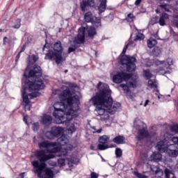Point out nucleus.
Masks as SVG:
<instances>
[{
    "label": "nucleus",
    "instance_id": "obj_1",
    "mask_svg": "<svg viewBox=\"0 0 178 178\" xmlns=\"http://www.w3.org/2000/svg\"><path fill=\"white\" fill-rule=\"evenodd\" d=\"M58 97L61 102L54 104L53 115L57 124H63L79 116L77 112L80 111V99L79 95H74L70 89L63 90Z\"/></svg>",
    "mask_w": 178,
    "mask_h": 178
},
{
    "label": "nucleus",
    "instance_id": "obj_2",
    "mask_svg": "<svg viewBox=\"0 0 178 178\" xmlns=\"http://www.w3.org/2000/svg\"><path fill=\"white\" fill-rule=\"evenodd\" d=\"M25 79L22 80V98L24 104H26L25 108L30 111V99L40 97V90H44L45 85L42 80L39 79V77L42 76L41 67L38 65H34L33 70H31L29 73V77L26 73L24 74Z\"/></svg>",
    "mask_w": 178,
    "mask_h": 178
},
{
    "label": "nucleus",
    "instance_id": "obj_3",
    "mask_svg": "<svg viewBox=\"0 0 178 178\" xmlns=\"http://www.w3.org/2000/svg\"><path fill=\"white\" fill-rule=\"evenodd\" d=\"M99 92L92 98V102L95 106L97 115L100 116V120L108 122L109 120V110L106 111L104 108H111L113 105V99L111 97V90L109 86L102 82L97 84Z\"/></svg>",
    "mask_w": 178,
    "mask_h": 178
},
{
    "label": "nucleus",
    "instance_id": "obj_4",
    "mask_svg": "<svg viewBox=\"0 0 178 178\" xmlns=\"http://www.w3.org/2000/svg\"><path fill=\"white\" fill-rule=\"evenodd\" d=\"M69 143V139L65 136H62L57 140V143H49V142H42L39 143L40 148H46L44 149L37 150L35 152V156L40 163L47 162L49 159L55 158L54 154H56V156H66L67 155V149L57 147L58 145L63 146L66 145Z\"/></svg>",
    "mask_w": 178,
    "mask_h": 178
},
{
    "label": "nucleus",
    "instance_id": "obj_5",
    "mask_svg": "<svg viewBox=\"0 0 178 178\" xmlns=\"http://www.w3.org/2000/svg\"><path fill=\"white\" fill-rule=\"evenodd\" d=\"M164 139L157 143L156 146V149L159 152H166L169 156L172 158H176L178 155V147H176L178 145V137H172L168 134H164Z\"/></svg>",
    "mask_w": 178,
    "mask_h": 178
},
{
    "label": "nucleus",
    "instance_id": "obj_6",
    "mask_svg": "<svg viewBox=\"0 0 178 178\" xmlns=\"http://www.w3.org/2000/svg\"><path fill=\"white\" fill-rule=\"evenodd\" d=\"M53 50H49L46 54L44 59H49V60H55L57 65L62 63L63 57L62 56V52L63 51V47H62V42L57 41L53 45Z\"/></svg>",
    "mask_w": 178,
    "mask_h": 178
},
{
    "label": "nucleus",
    "instance_id": "obj_7",
    "mask_svg": "<svg viewBox=\"0 0 178 178\" xmlns=\"http://www.w3.org/2000/svg\"><path fill=\"white\" fill-rule=\"evenodd\" d=\"M134 127L138 130V136H136L137 141H141L144 138H150V140H155L156 138V133L152 131L148 133V131H146V125L143 122V121L138 120H135Z\"/></svg>",
    "mask_w": 178,
    "mask_h": 178
},
{
    "label": "nucleus",
    "instance_id": "obj_8",
    "mask_svg": "<svg viewBox=\"0 0 178 178\" xmlns=\"http://www.w3.org/2000/svg\"><path fill=\"white\" fill-rule=\"evenodd\" d=\"M34 168V173L38 174L40 178H54V171L50 168H46L45 163H40L38 161H32Z\"/></svg>",
    "mask_w": 178,
    "mask_h": 178
},
{
    "label": "nucleus",
    "instance_id": "obj_9",
    "mask_svg": "<svg viewBox=\"0 0 178 178\" xmlns=\"http://www.w3.org/2000/svg\"><path fill=\"white\" fill-rule=\"evenodd\" d=\"M129 47H130V42L124 47L121 54L122 56L120 60V63L121 65H126L127 72H134V70H136V62L137 60L135 57L124 55Z\"/></svg>",
    "mask_w": 178,
    "mask_h": 178
},
{
    "label": "nucleus",
    "instance_id": "obj_10",
    "mask_svg": "<svg viewBox=\"0 0 178 178\" xmlns=\"http://www.w3.org/2000/svg\"><path fill=\"white\" fill-rule=\"evenodd\" d=\"M84 40H86V28L81 27L79 29L77 36L75 37L74 40L71 43V47L68 48V54L74 52L80 44L84 43Z\"/></svg>",
    "mask_w": 178,
    "mask_h": 178
},
{
    "label": "nucleus",
    "instance_id": "obj_11",
    "mask_svg": "<svg viewBox=\"0 0 178 178\" xmlns=\"http://www.w3.org/2000/svg\"><path fill=\"white\" fill-rule=\"evenodd\" d=\"M155 65L156 66H160L158 72L161 74H166V72H168V69H170V66L173 65V59L168 58L166 60H156L155 61Z\"/></svg>",
    "mask_w": 178,
    "mask_h": 178
},
{
    "label": "nucleus",
    "instance_id": "obj_12",
    "mask_svg": "<svg viewBox=\"0 0 178 178\" xmlns=\"http://www.w3.org/2000/svg\"><path fill=\"white\" fill-rule=\"evenodd\" d=\"M138 79V76H131L128 81H126L127 85L122 83L120 85V87L124 90L125 94H127L130 92V88H137Z\"/></svg>",
    "mask_w": 178,
    "mask_h": 178
},
{
    "label": "nucleus",
    "instance_id": "obj_13",
    "mask_svg": "<svg viewBox=\"0 0 178 178\" xmlns=\"http://www.w3.org/2000/svg\"><path fill=\"white\" fill-rule=\"evenodd\" d=\"M131 77H133V76L129 73L124 72L123 71L118 72H117V74H115L113 76V83L119 84L122 83V81H129Z\"/></svg>",
    "mask_w": 178,
    "mask_h": 178
},
{
    "label": "nucleus",
    "instance_id": "obj_14",
    "mask_svg": "<svg viewBox=\"0 0 178 178\" xmlns=\"http://www.w3.org/2000/svg\"><path fill=\"white\" fill-rule=\"evenodd\" d=\"M61 134H63V128L52 127L51 130L46 132L45 136L49 140H52L54 137H60Z\"/></svg>",
    "mask_w": 178,
    "mask_h": 178
},
{
    "label": "nucleus",
    "instance_id": "obj_15",
    "mask_svg": "<svg viewBox=\"0 0 178 178\" xmlns=\"http://www.w3.org/2000/svg\"><path fill=\"white\" fill-rule=\"evenodd\" d=\"M109 140V136L104 135L100 136L99 138V145H98V149L99 151H105V149H108L109 146L108 145V140Z\"/></svg>",
    "mask_w": 178,
    "mask_h": 178
},
{
    "label": "nucleus",
    "instance_id": "obj_16",
    "mask_svg": "<svg viewBox=\"0 0 178 178\" xmlns=\"http://www.w3.org/2000/svg\"><path fill=\"white\" fill-rule=\"evenodd\" d=\"M120 108V103L114 102L113 106L111 104L110 107L107 108V109L108 110L109 113H111V115H114L115 112H116V111H118V109H119Z\"/></svg>",
    "mask_w": 178,
    "mask_h": 178
},
{
    "label": "nucleus",
    "instance_id": "obj_17",
    "mask_svg": "<svg viewBox=\"0 0 178 178\" xmlns=\"http://www.w3.org/2000/svg\"><path fill=\"white\" fill-rule=\"evenodd\" d=\"M168 19L169 15H168L166 13H161L160 19L159 20V24H160V26H165L166 20H168Z\"/></svg>",
    "mask_w": 178,
    "mask_h": 178
},
{
    "label": "nucleus",
    "instance_id": "obj_18",
    "mask_svg": "<svg viewBox=\"0 0 178 178\" xmlns=\"http://www.w3.org/2000/svg\"><path fill=\"white\" fill-rule=\"evenodd\" d=\"M151 170L154 175H156L157 177H162L163 176V171L158 166L152 165Z\"/></svg>",
    "mask_w": 178,
    "mask_h": 178
},
{
    "label": "nucleus",
    "instance_id": "obj_19",
    "mask_svg": "<svg viewBox=\"0 0 178 178\" xmlns=\"http://www.w3.org/2000/svg\"><path fill=\"white\" fill-rule=\"evenodd\" d=\"M41 122L43 123V124L48 126L52 123V116L49 115H44L41 119Z\"/></svg>",
    "mask_w": 178,
    "mask_h": 178
},
{
    "label": "nucleus",
    "instance_id": "obj_20",
    "mask_svg": "<svg viewBox=\"0 0 178 178\" xmlns=\"http://www.w3.org/2000/svg\"><path fill=\"white\" fill-rule=\"evenodd\" d=\"M126 140V138L123 136L118 135V136H115L113 141L115 143V144L120 145V144H124Z\"/></svg>",
    "mask_w": 178,
    "mask_h": 178
},
{
    "label": "nucleus",
    "instance_id": "obj_21",
    "mask_svg": "<svg viewBox=\"0 0 178 178\" xmlns=\"http://www.w3.org/2000/svg\"><path fill=\"white\" fill-rule=\"evenodd\" d=\"M100 4L98 7V10L99 12V15H101V13L105 12V10H106V0H100L99 1Z\"/></svg>",
    "mask_w": 178,
    "mask_h": 178
},
{
    "label": "nucleus",
    "instance_id": "obj_22",
    "mask_svg": "<svg viewBox=\"0 0 178 178\" xmlns=\"http://www.w3.org/2000/svg\"><path fill=\"white\" fill-rule=\"evenodd\" d=\"M150 159L154 161V162H159V161L162 159V154L159 152H154L152 155H151Z\"/></svg>",
    "mask_w": 178,
    "mask_h": 178
},
{
    "label": "nucleus",
    "instance_id": "obj_23",
    "mask_svg": "<svg viewBox=\"0 0 178 178\" xmlns=\"http://www.w3.org/2000/svg\"><path fill=\"white\" fill-rule=\"evenodd\" d=\"M84 19L87 23H91L94 22V18H92V13L91 12H88L84 15Z\"/></svg>",
    "mask_w": 178,
    "mask_h": 178
},
{
    "label": "nucleus",
    "instance_id": "obj_24",
    "mask_svg": "<svg viewBox=\"0 0 178 178\" xmlns=\"http://www.w3.org/2000/svg\"><path fill=\"white\" fill-rule=\"evenodd\" d=\"M156 44H158V42L156 41V40H155L152 38H150L147 40V47H148V48H154V47L156 46Z\"/></svg>",
    "mask_w": 178,
    "mask_h": 178
},
{
    "label": "nucleus",
    "instance_id": "obj_25",
    "mask_svg": "<svg viewBox=\"0 0 178 178\" xmlns=\"http://www.w3.org/2000/svg\"><path fill=\"white\" fill-rule=\"evenodd\" d=\"M148 87H149L150 88H158V83L155 79H149Z\"/></svg>",
    "mask_w": 178,
    "mask_h": 178
},
{
    "label": "nucleus",
    "instance_id": "obj_26",
    "mask_svg": "<svg viewBox=\"0 0 178 178\" xmlns=\"http://www.w3.org/2000/svg\"><path fill=\"white\" fill-rule=\"evenodd\" d=\"M88 34L89 37H94L97 34V31L95 28L90 26L88 29Z\"/></svg>",
    "mask_w": 178,
    "mask_h": 178
},
{
    "label": "nucleus",
    "instance_id": "obj_27",
    "mask_svg": "<svg viewBox=\"0 0 178 178\" xmlns=\"http://www.w3.org/2000/svg\"><path fill=\"white\" fill-rule=\"evenodd\" d=\"M165 178H175V174L170 171V170L166 168L165 170Z\"/></svg>",
    "mask_w": 178,
    "mask_h": 178
},
{
    "label": "nucleus",
    "instance_id": "obj_28",
    "mask_svg": "<svg viewBox=\"0 0 178 178\" xmlns=\"http://www.w3.org/2000/svg\"><path fill=\"white\" fill-rule=\"evenodd\" d=\"M161 49L159 47H154L152 51V54L154 56H159L161 55Z\"/></svg>",
    "mask_w": 178,
    "mask_h": 178
},
{
    "label": "nucleus",
    "instance_id": "obj_29",
    "mask_svg": "<svg viewBox=\"0 0 178 178\" xmlns=\"http://www.w3.org/2000/svg\"><path fill=\"white\" fill-rule=\"evenodd\" d=\"M143 76L147 79V80H149V79L152 77V74H151L149 70H146L143 71Z\"/></svg>",
    "mask_w": 178,
    "mask_h": 178
},
{
    "label": "nucleus",
    "instance_id": "obj_30",
    "mask_svg": "<svg viewBox=\"0 0 178 178\" xmlns=\"http://www.w3.org/2000/svg\"><path fill=\"white\" fill-rule=\"evenodd\" d=\"M90 6L87 1H83L81 3V9L83 12H86L87 8Z\"/></svg>",
    "mask_w": 178,
    "mask_h": 178
},
{
    "label": "nucleus",
    "instance_id": "obj_31",
    "mask_svg": "<svg viewBox=\"0 0 178 178\" xmlns=\"http://www.w3.org/2000/svg\"><path fill=\"white\" fill-rule=\"evenodd\" d=\"M123 154V152L122 151V149L119 148V147H117L115 149V156L117 158H120V156H122Z\"/></svg>",
    "mask_w": 178,
    "mask_h": 178
},
{
    "label": "nucleus",
    "instance_id": "obj_32",
    "mask_svg": "<svg viewBox=\"0 0 178 178\" xmlns=\"http://www.w3.org/2000/svg\"><path fill=\"white\" fill-rule=\"evenodd\" d=\"M144 38H145V36H144V34L138 33L136 35V38L134 39V41H141V40H144Z\"/></svg>",
    "mask_w": 178,
    "mask_h": 178
},
{
    "label": "nucleus",
    "instance_id": "obj_33",
    "mask_svg": "<svg viewBox=\"0 0 178 178\" xmlns=\"http://www.w3.org/2000/svg\"><path fill=\"white\" fill-rule=\"evenodd\" d=\"M134 19H136L134 15L133 14L130 13V14H128V15L126 18V20H127L128 22L131 23V22H133L134 20Z\"/></svg>",
    "mask_w": 178,
    "mask_h": 178
},
{
    "label": "nucleus",
    "instance_id": "obj_34",
    "mask_svg": "<svg viewBox=\"0 0 178 178\" xmlns=\"http://www.w3.org/2000/svg\"><path fill=\"white\" fill-rule=\"evenodd\" d=\"M135 176L138 178H148V177L144 174L139 173L138 172H134Z\"/></svg>",
    "mask_w": 178,
    "mask_h": 178
},
{
    "label": "nucleus",
    "instance_id": "obj_35",
    "mask_svg": "<svg viewBox=\"0 0 178 178\" xmlns=\"http://www.w3.org/2000/svg\"><path fill=\"white\" fill-rule=\"evenodd\" d=\"M170 131H171L172 133H178V124L172 125V126L170 127Z\"/></svg>",
    "mask_w": 178,
    "mask_h": 178
},
{
    "label": "nucleus",
    "instance_id": "obj_36",
    "mask_svg": "<svg viewBox=\"0 0 178 178\" xmlns=\"http://www.w3.org/2000/svg\"><path fill=\"white\" fill-rule=\"evenodd\" d=\"M160 8H161V9H164L165 12H168V13H170V12H172L169 8H168V4H161L160 5Z\"/></svg>",
    "mask_w": 178,
    "mask_h": 178
},
{
    "label": "nucleus",
    "instance_id": "obj_37",
    "mask_svg": "<svg viewBox=\"0 0 178 178\" xmlns=\"http://www.w3.org/2000/svg\"><path fill=\"white\" fill-rule=\"evenodd\" d=\"M76 164V161H74V159H68V165L70 168L73 167V165Z\"/></svg>",
    "mask_w": 178,
    "mask_h": 178
},
{
    "label": "nucleus",
    "instance_id": "obj_38",
    "mask_svg": "<svg viewBox=\"0 0 178 178\" xmlns=\"http://www.w3.org/2000/svg\"><path fill=\"white\" fill-rule=\"evenodd\" d=\"M20 22H21L20 19H17L15 25L13 26V28L14 29H20V26H21Z\"/></svg>",
    "mask_w": 178,
    "mask_h": 178
},
{
    "label": "nucleus",
    "instance_id": "obj_39",
    "mask_svg": "<svg viewBox=\"0 0 178 178\" xmlns=\"http://www.w3.org/2000/svg\"><path fill=\"white\" fill-rule=\"evenodd\" d=\"M58 165H60V168H62V166H65V159H58Z\"/></svg>",
    "mask_w": 178,
    "mask_h": 178
},
{
    "label": "nucleus",
    "instance_id": "obj_40",
    "mask_svg": "<svg viewBox=\"0 0 178 178\" xmlns=\"http://www.w3.org/2000/svg\"><path fill=\"white\" fill-rule=\"evenodd\" d=\"M68 130L69 131H71V133H74V131H76V127L74 126V124H72L68 128Z\"/></svg>",
    "mask_w": 178,
    "mask_h": 178
},
{
    "label": "nucleus",
    "instance_id": "obj_41",
    "mask_svg": "<svg viewBox=\"0 0 178 178\" xmlns=\"http://www.w3.org/2000/svg\"><path fill=\"white\" fill-rule=\"evenodd\" d=\"M86 3L90 6H95V1L94 0H88Z\"/></svg>",
    "mask_w": 178,
    "mask_h": 178
},
{
    "label": "nucleus",
    "instance_id": "obj_42",
    "mask_svg": "<svg viewBox=\"0 0 178 178\" xmlns=\"http://www.w3.org/2000/svg\"><path fill=\"white\" fill-rule=\"evenodd\" d=\"M39 124L38 122H35L33 124V131H37V129H38Z\"/></svg>",
    "mask_w": 178,
    "mask_h": 178
},
{
    "label": "nucleus",
    "instance_id": "obj_43",
    "mask_svg": "<svg viewBox=\"0 0 178 178\" xmlns=\"http://www.w3.org/2000/svg\"><path fill=\"white\" fill-rule=\"evenodd\" d=\"M99 175L95 172H91L90 178H98Z\"/></svg>",
    "mask_w": 178,
    "mask_h": 178
},
{
    "label": "nucleus",
    "instance_id": "obj_44",
    "mask_svg": "<svg viewBox=\"0 0 178 178\" xmlns=\"http://www.w3.org/2000/svg\"><path fill=\"white\" fill-rule=\"evenodd\" d=\"M22 53L19 52L18 54L16 56L15 62L17 63L19 62V59H20V55Z\"/></svg>",
    "mask_w": 178,
    "mask_h": 178
},
{
    "label": "nucleus",
    "instance_id": "obj_45",
    "mask_svg": "<svg viewBox=\"0 0 178 178\" xmlns=\"http://www.w3.org/2000/svg\"><path fill=\"white\" fill-rule=\"evenodd\" d=\"M24 51H26V44H24V45L22 47L19 53L22 54V52H24Z\"/></svg>",
    "mask_w": 178,
    "mask_h": 178
},
{
    "label": "nucleus",
    "instance_id": "obj_46",
    "mask_svg": "<svg viewBox=\"0 0 178 178\" xmlns=\"http://www.w3.org/2000/svg\"><path fill=\"white\" fill-rule=\"evenodd\" d=\"M141 3V0H136V1H135V5L136 6H138V5H140Z\"/></svg>",
    "mask_w": 178,
    "mask_h": 178
},
{
    "label": "nucleus",
    "instance_id": "obj_47",
    "mask_svg": "<svg viewBox=\"0 0 178 178\" xmlns=\"http://www.w3.org/2000/svg\"><path fill=\"white\" fill-rule=\"evenodd\" d=\"M33 62H37V60H38V58H37L35 56V55H33Z\"/></svg>",
    "mask_w": 178,
    "mask_h": 178
},
{
    "label": "nucleus",
    "instance_id": "obj_48",
    "mask_svg": "<svg viewBox=\"0 0 178 178\" xmlns=\"http://www.w3.org/2000/svg\"><path fill=\"white\" fill-rule=\"evenodd\" d=\"M8 40V37H4L3 38V45H6V40Z\"/></svg>",
    "mask_w": 178,
    "mask_h": 178
},
{
    "label": "nucleus",
    "instance_id": "obj_49",
    "mask_svg": "<svg viewBox=\"0 0 178 178\" xmlns=\"http://www.w3.org/2000/svg\"><path fill=\"white\" fill-rule=\"evenodd\" d=\"M148 104H149V99H147L144 104V106H147L148 105Z\"/></svg>",
    "mask_w": 178,
    "mask_h": 178
},
{
    "label": "nucleus",
    "instance_id": "obj_50",
    "mask_svg": "<svg viewBox=\"0 0 178 178\" xmlns=\"http://www.w3.org/2000/svg\"><path fill=\"white\" fill-rule=\"evenodd\" d=\"M102 131V129H99L98 130H97L96 131H95V133H97V134H99V133H101Z\"/></svg>",
    "mask_w": 178,
    "mask_h": 178
},
{
    "label": "nucleus",
    "instance_id": "obj_51",
    "mask_svg": "<svg viewBox=\"0 0 178 178\" xmlns=\"http://www.w3.org/2000/svg\"><path fill=\"white\" fill-rule=\"evenodd\" d=\"M45 48H47L48 49V46L46 44L44 45L43 48H42V51H45Z\"/></svg>",
    "mask_w": 178,
    "mask_h": 178
},
{
    "label": "nucleus",
    "instance_id": "obj_52",
    "mask_svg": "<svg viewBox=\"0 0 178 178\" xmlns=\"http://www.w3.org/2000/svg\"><path fill=\"white\" fill-rule=\"evenodd\" d=\"M90 149H92V151H95V147H94L93 145L90 146Z\"/></svg>",
    "mask_w": 178,
    "mask_h": 178
},
{
    "label": "nucleus",
    "instance_id": "obj_53",
    "mask_svg": "<svg viewBox=\"0 0 178 178\" xmlns=\"http://www.w3.org/2000/svg\"><path fill=\"white\" fill-rule=\"evenodd\" d=\"M161 98H163V95H159L158 96V99H161Z\"/></svg>",
    "mask_w": 178,
    "mask_h": 178
},
{
    "label": "nucleus",
    "instance_id": "obj_54",
    "mask_svg": "<svg viewBox=\"0 0 178 178\" xmlns=\"http://www.w3.org/2000/svg\"><path fill=\"white\" fill-rule=\"evenodd\" d=\"M24 122H25V123H27V118H26V117H24Z\"/></svg>",
    "mask_w": 178,
    "mask_h": 178
},
{
    "label": "nucleus",
    "instance_id": "obj_55",
    "mask_svg": "<svg viewBox=\"0 0 178 178\" xmlns=\"http://www.w3.org/2000/svg\"><path fill=\"white\" fill-rule=\"evenodd\" d=\"M64 72H65V73H67L68 70H65Z\"/></svg>",
    "mask_w": 178,
    "mask_h": 178
},
{
    "label": "nucleus",
    "instance_id": "obj_56",
    "mask_svg": "<svg viewBox=\"0 0 178 178\" xmlns=\"http://www.w3.org/2000/svg\"><path fill=\"white\" fill-rule=\"evenodd\" d=\"M16 40H17L16 38H13V40H14V41H16Z\"/></svg>",
    "mask_w": 178,
    "mask_h": 178
},
{
    "label": "nucleus",
    "instance_id": "obj_57",
    "mask_svg": "<svg viewBox=\"0 0 178 178\" xmlns=\"http://www.w3.org/2000/svg\"><path fill=\"white\" fill-rule=\"evenodd\" d=\"M156 13H159V11L158 10H156Z\"/></svg>",
    "mask_w": 178,
    "mask_h": 178
},
{
    "label": "nucleus",
    "instance_id": "obj_58",
    "mask_svg": "<svg viewBox=\"0 0 178 178\" xmlns=\"http://www.w3.org/2000/svg\"><path fill=\"white\" fill-rule=\"evenodd\" d=\"M92 129H93V130H95V127H93Z\"/></svg>",
    "mask_w": 178,
    "mask_h": 178
},
{
    "label": "nucleus",
    "instance_id": "obj_59",
    "mask_svg": "<svg viewBox=\"0 0 178 178\" xmlns=\"http://www.w3.org/2000/svg\"><path fill=\"white\" fill-rule=\"evenodd\" d=\"M98 23L99 24L100 23V21L99 20Z\"/></svg>",
    "mask_w": 178,
    "mask_h": 178
},
{
    "label": "nucleus",
    "instance_id": "obj_60",
    "mask_svg": "<svg viewBox=\"0 0 178 178\" xmlns=\"http://www.w3.org/2000/svg\"><path fill=\"white\" fill-rule=\"evenodd\" d=\"M160 1H163V0H160Z\"/></svg>",
    "mask_w": 178,
    "mask_h": 178
}]
</instances>
